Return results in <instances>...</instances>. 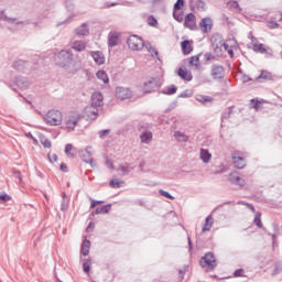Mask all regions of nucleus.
<instances>
[{
    "instance_id": "37",
    "label": "nucleus",
    "mask_w": 282,
    "mask_h": 282,
    "mask_svg": "<svg viewBox=\"0 0 282 282\" xmlns=\"http://www.w3.org/2000/svg\"><path fill=\"white\" fill-rule=\"evenodd\" d=\"M258 78L262 80H272V73L262 70Z\"/></svg>"
},
{
    "instance_id": "54",
    "label": "nucleus",
    "mask_w": 282,
    "mask_h": 282,
    "mask_svg": "<svg viewBox=\"0 0 282 282\" xmlns=\"http://www.w3.org/2000/svg\"><path fill=\"white\" fill-rule=\"evenodd\" d=\"M72 149H74V145H72V143H67V144L65 145V153H66L67 155H70V158H74V154H72Z\"/></svg>"
},
{
    "instance_id": "47",
    "label": "nucleus",
    "mask_w": 282,
    "mask_h": 282,
    "mask_svg": "<svg viewBox=\"0 0 282 282\" xmlns=\"http://www.w3.org/2000/svg\"><path fill=\"white\" fill-rule=\"evenodd\" d=\"M74 17H76V14H70L67 19H65L62 22H57V28H61V25H65L67 23H72V21L74 20Z\"/></svg>"
},
{
    "instance_id": "11",
    "label": "nucleus",
    "mask_w": 282,
    "mask_h": 282,
    "mask_svg": "<svg viewBox=\"0 0 282 282\" xmlns=\"http://www.w3.org/2000/svg\"><path fill=\"white\" fill-rule=\"evenodd\" d=\"M226 72V68L221 65L214 64L212 67V76L215 79H221L224 78V73Z\"/></svg>"
},
{
    "instance_id": "31",
    "label": "nucleus",
    "mask_w": 282,
    "mask_h": 282,
    "mask_svg": "<svg viewBox=\"0 0 282 282\" xmlns=\"http://www.w3.org/2000/svg\"><path fill=\"white\" fill-rule=\"evenodd\" d=\"M174 138H176L178 142H188V137L181 131H175Z\"/></svg>"
},
{
    "instance_id": "61",
    "label": "nucleus",
    "mask_w": 282,
    "mask_h": 282,
    "mask_svg": "<svg viewBox=\"0 0 282 282\" xmlns=\"http://www.w3.org/2000/svg\"><path fill=\"white\" fill-rule=\"evenodd\" d=\"M13 177L19 180L20 184H21V182H23V176H21V171H14L13 172Z\"/></svg>"
},
{
    "instance_id": "1",
    "label": "nucleus",
    "mask_w": 282,
    "mask_h": 282,
    "mask_svg": "<svg viewBox=\"0 0 282 282\" xmlns=\"http://www.w3.org/2000/svg\"><path fill=\"white\" fill-rule=\"evenodd\" d=\"M54 62L57 67H62L67 74H76L83 68V61L80 55L74 54L72 50H61L55 53Z\"/></svg>"
},
{
    "instance_id": "57",
    "label": "nucleus",
    "mask_w": 282,
    "mask_h": 282,
    "mask_svg": "<svg viewBox=\"0 0 282 282\" xmlns=\"http://www.w3.org/2000/svg\"><path fill=\"white\" fill-rule=\"evenodd\" d=\"M106 166H108V169H111V171H113V169H116L113 166V161H111V159H109V156H106Z\"/></svg>"
},
{
    "instance_id": "12",
    "label": "nucleus",
    "mask_w": 282,
    "mask_h": 282,
    "mask_svg": "<svg viewBox=\"0 0 282 282\" xmlns=\"http://www.w3.org/2000/svg\"><path fill=\"white\" fill-rule=\"evenodd\" d=\"M84 113L88 120H96V118H98V108L94 106H87L84 109Z\"/></svg>"
},
{
    "instance_id": "59",
    "label": "nucleus",
    "mask_w": 282,
    "mask_h": 282,
    "mask_svg": "<svg viewBox=\"0 0 282 282\" xmlns=\"http://www.w3.org/2000/svg\"><path fill=\"white\" fill-rule=\"evenodd\" d=\"M268 28H270V30H276L279 28V22L270 21Z\"/></svg>"
},
{
    "instance_id": "24",
    "label": "nucleus",
    "mask_w": 282,
    "mask_h": 282,
    "mask_svg": "<svg viewBox=\"0 0 282 282\" xmlns=\"http://www.w3.org/2000/svg\"><path fill=\"white\" fill-rule=\"evenodd\" d=\"M111 210V204L104 205L101 207H97L95 213L91 215H107Z\"/></svg>"
},
{
    "instance_id": "63",
    "label": "nucleus",
    "mask_w": 282,
    "mask_h": 282,
    "mask_svg": "<svg viewBox=\"0 0 282 282\" xmlns=\"http://www.w3.org/2000/svg\"><path fill=\"white\" fill-rule=\"evenodd\" d=\"M234 276L237 279L239 276H243V269H237L235 272H234Z\"/></svg>"
},
{
    "instance_id": "43",
    "label": "nucleus",
    "mask_w": 282,
    "mask_h": 282,
    "mask_svg": "<svg viewBox=\"0 0 282 282\" xmlns=\"http://www.w3.org/2000/svg\"><path fill=\"white\" fill-rule=\"evenodd\" d=\"M65 8H66L67 12H74V10L76 9V4H74V2L72 0H66Z\"/></svg>"
},
{
    "instance_id": "58",
    "label": "nucleus",
    "mask_w": 282,
    "mask_h": 282,
    "mask_svg": "<svg viewBox=\"0 0 282 282\" xmlns=\"http://www.w3.org/2000/svg\"><path fill=\"white\" fill-rule=\"evenodd\" d=\"M230 116H232V108H228V110L225 113H223V120H228Z\"/></svg>"
},
{
    "instance_id": "17",
    "label": "nucleus",
    "mask_w": 282,
    "mask_h": 282,
    "mask_svg": "<svg viewBox=\"0 0 282 282\" xmlns=\"http://www.w3.org/2000/svg\"><path fill=\"white\" fill-rule=\"evenodd\" d=\"M199 158L204 164H208V162H210V160L213 158V154L210 153V151H208V149L202 148Z\"/></svg>"
},
{
    "instance_id": "64",
    "label": "nucleus",
    "mask_w": 282,
    "mask_h": 282,
    "mask_svg": "<svg viewBox=\"0 0 282 282\" xmlns=\"http://www.w3.org/2000/svg\"><path fill=\"white\" fill-rule=\"evenodd\" d=\"M50 162H58V155L56 154H48Z\"/></svg>"
},
{
    "instance_id": "40",
    "label": "nucleus",
    "mask_w": 282,
    "mask_h": 282,
    "mask_svg": "<svg viewBox=\"0 0 282 282\" xmlns=\"http://www.w3.org/2000/svg\"><path fill=\"white\" fill-rule=\"evenodd\" d=\"M195 6L198 12H206V2H204L203 0H197Z\"/></svg>"
},
{
    "instance_id": "49",
    "label": "nucleus",
    "mask_w": 282,
    "mask_h": 282,
    "mask_svg": "<svg viewBox=\"0 0 282 282\" xmlns=\"http://www.w3.org/2000/svg\"><path fill=\"white\" fill-rule=\"evenodd\" d=\"M159 194L162 196V197H166V199H175V196L171 195V193L164 191V189H160L159 191Z\"/></svg>"
},
{
    "instance_id": "42",
    "label": "nucleus",
    "mask_w": 282,
    "mask_h": 282,
    "mask_svg": "<svg viewBox=\"0 0 282 282\" xmlns=\"http://www.w3.org/2000/svg\"><path fill=\"white\" fill-rule=\"evenodd\" d=\"M253 50L254 52H260V54H265V52H268V50L265 48V45L263 44H253Z\"/></svg>"
},
{
    "instance_id": "38",
    "label": "nucleus",
    "mask_w": 282,
    "mask_h": 282,
    "mask_svg": "<svg viewBox=\"0 0 282 282\" xmlns=\"http://www.w3.org/2000/svg\"><path fill=\"white\" fill-rule=\"evenodd\" d=\"M0 20L7 21V23H14V21H17V18H9L6 15V11H0Z\"/></svg>"
},
{
    "instance_id": "20",
    "label": "nucleus",
    "mask_w": 282,
    "mask_h": 282,
    "mask_svg": "<svg viewBox=\"0 0 282 282\" xmlns=\"http://www.w3.org/2000/svg\"><path fill=\"white\" fill-rule=\"evenodd\" d=\"M75 34L77 36H89V26L87 25V23H83L80 26H78L75 30Z\"/></svg>"
},
{
    "instance_id": "27",
    "label": "nucleus",
    "mask_w": 282,
    "mask_h": 282,
    "mask_svg": "<svg viewBox=\"0 0 282 282\" xmlns=\"http://www.w3.org/2000/svg\"><path fill=\"white\" fill-rule=\"evenodd\" d=\"M140 138L143 144H149V142L153 140V133L151 131H145L141 133Z\"/></svg>"
},
{
    "instance_id": "48",
    "label": "nucleus",
    "mask_w": 282,
    "mask_h": 282,
    "mask_svg": "<svg viewBox=\"0 0 282 282\" xmlns=\"http://www.w3.org/2000/svg\"><path fill=\"white\" fill-rule=\"evenodd\" d=\"M119 171H121L123 175H129V173H131V169L129 167V164L120 165Z\"/></svg>"
},
{
    "instance_id": "29",
    "label": "nucleus",
    "mask_w": 282,
    "mask_h": 282,
    "mask_svg": "<svg viewBox=\"0 0 282 282\" xmlns=\"http://www.w3.org/2000/svg\"><path fill=\"white\" fill-rule=\"evenodd\" d=\"M96 76H97L98 80H102L105 83V85H107L109 83V75H107V72L98 70L96 73Z\"/></svg>"
},
{
    "instance_id": "44",
    "label": "nucleus",
    "mask_w": 282,
    "mask_h": 282,
    "mask_svg": "<svg viewBox=\"0 0 282 282\" xmlns=\"http://www.w3.org/2000/svg\"><path fill=\"white\" fill-rule=\"evenodd\" d=\"M173 19L182 23V21H184V12L177 13V11H173Z\"/></svg>"
},
{
    "instance_id": "14",
    "label": "nucleus",
    "mask_w": 282,
    "mask_h": 282,
    "mask_svg": "<svg viewBox=\"0 0 282 282\" xmlns=\"http://www.w3.org/2000/svg\"><path fill=\"white\" fill-rule=\"evenodd\" d=\"M184 28H188V30H194L195 25V13H188L184 19Z\"/></svg>"
},
{
    "instance_id": "62",
    "label": "nucleus",
    "mask_w": 282,
    "mask_h": 282,
    "mask_svg": "<svg viewBox=\"0 0 282 282\" xmlns=\"http://www.w3.org/2000/svg\"><path fill=\"white\" fill-rule=\"evenodd\" d=\"M229 6H230V8H232L234 10H241L240 9V7H239V2H237V1H231V2H229Z\"/></svg>"
},
{
    "instance_id": "52",
    "label": "nucleus",
    "mask_w": 282,
    "mask_h": 282,
    "mask_svg": "<svg viewBox=\"0 0 282 282\" xmlns=\"http://www.w3.org/2000/svg\"><path fill=\"white\" fill-rule=\"evenodd\" d=\"M145 87H151L152 89H155L158 87V79L152 78L148 83H145Z\"/></svg>"
},
{
    "instance_id": "56",
    "label": "nucleus",
    "mask_w": 282,
    "mask_h": 282,
    "mask_svg": "<svg viewBox=\"0 0 282 282\" xmlns=\"http://www.w3.org/2000/svg\"><path fill=\"white\" fill-rule=\"evenodd\" d=\"M204 58H205V62L208 63V61H215V55H213L212 53H205L204 54Z\"/></svg>"
},
{
    "instance_id": "53",
    "label": "nucleus",
    "mask_w": 282,
    "mask_h": 282,
    "mask_svg": "<svg viewBox=\"0 0 282 282\" xmlns=\"http://www.w3.org/2000/svg\"><path fill=\"white\" fill-rule=\"evenodd\" d=\"M221 47H223L221 45H219V46H213V51H214V53L216 54V56H223L224 50H223Z\"/></svg>"
},
{
    "instance_id": "30",
    "label": "nucleus",
    "mask_w": 282,
    "mask_h": 282,
    "mask_svg": "<svg viewBox=\"0 0 282 282\" xmlns=\"http://www.w3.org/2000/svg\"><path fill=\"white\" fill-rule=\"evenodd\" d=\"M83 270L85 274H89V272H91V258L84 259Z\"/></svg>"
},
{
    "instance_id": "50",
    "label": "nucleus",
    "mask_w": 282,
    "mask_h": 282,
    "mask_svg": "<svg viewBox=\"0 0 282 282\" xmlns=\"http://www.w3.org/2000/svg\"><path fill=\"white\" fill-rule=\"evenodd\" d=\"M148 23L151 25V28H155L158 25V19L153 15H149Z\"/></svg>"
},
{
    "instance_id": "7",
    "label": "nucleus",
    "mask_w": 282,
    "mask_h": 282,
    "mask_svg": "<svg viewBox=\"0 0 282 282\" xmlns=\"http://www.w3.org/2000/svg\"><path fill=\"white\" fill-rule=\"evenodd\" d=\"M105 97L101 93H94L90 98V106L98 109V107H102Z\"/></svg>"
},
{
    "instance_id": "25",
    "label": "nucleus",
    "mask_w": 282,
    "mask_h": 282,
    "mask_svg": "<svg viewBox=\"0 0 282 282\" xmlns=\"http://www.w3.org/2000/svg\"><path fill=\"white\" fill-rule=\"evenodd\" d=\"M213 224H214V221H213V215L207 216V217L205 218V224H204V226H203V228H202V232H208V231H210V228H213Z\"/></svg>"
},
{
    "instance_id": "33",
    "label": "nucleus",
    "mask_w": 282,
    "mask_h": 282,
    "mask_svg": "<svg viewBox=\"0 0 282 282\" xmlns=\"http://www.w3.org/2000/svg\"><path fill=\"white\" fill-rule=\"evenodd\" d=\"M122 184H124V181L118 178H113L109 182L110 188H122Z\"/></svg>"
},
{
    "instance_id": "55",
    "label": "nucleus",
    "mask_w": 282,
    "mask_h": 282,
    "mask_svg": "<svg viewBox=\"0 0 282 282\" xmlns=\"http://www.w3.org/2000/svg\"><path fill=\"white\" fill-rule=\"evenodd\" d=\"M10 199H12V197L7 193L0 194V202H10Z\"/></svg>"
},
{
    "instance_id": "6",
    "label": "nucleus",
    "mask_w": 282,
    "mask_h": 282,
    "mask_svg": "<svg viewBox=\"0 0 282 282\" xmlns=\"http://www.w3.org/2000/svg\"><path fill=\"white\" fill-rule=\"evenodd\" d=\"M13 83L14 84L11 85L13 91H17V88H14V85L15 87H19V89H21L22 91H25V89L30 87V82L28 80V78L22 76L15 77Z\"/></svg>"
},
{
    "instance_id": "45",
    "label": "nucleus",
    "mask_w": 282,
    "mask_h": 282,
    "mask_svg": "<svg viewBox=\"0 0 282 282\" xmlns=\"http://www.w3.org/2000/svg\"><path fill=\"white\" fill-rule=\"evenodd\" d=\"M282 272V264L281 263H275L274 269L272 270L271 275L276 276V274H281Z\"/></svg>"
},
{
    "instance_id": "51",
    "label": "nucleus",
    "mask_w": 282,
    "mask_h": 282,
    "mask_svg": "<svg viewBox=\"0 0 282 282\" xmlns=\"http://www.w3.org/2000/svg\"><path fill=\"white\" fill-rule=\"evenodd\" d=\"M109 133H111V130L109 129H105L98 132V135L101 140H105V138H107V135H109Z\"/></svg>"
},
{
    "instance_id": "21",
    "label": "nucleus",
    "mask_w": 282,
    "mask_h": 282,
    "mask_svg": "<svg viewBox=\"0 0 282 282\" xmlns=\"http://www.w3.org/2000/svg\"><path fill=\"white\" fill-rule=\"evenodd\" d=\"M25 67H30V62L23 61V59H17L13 63V68H15L18 72H23Z\"/></svg>"
},
{
    "instance_id": "10",
    "label": "nucleus",
    "mask_w": 282,
    "mask_h": 282,
    "mask_svg": "<svg viewBox=\"0 0 282 282\" xmlns=\"http://www.w3.org/2000/svg\"><path fill=\"white\" fill-rule=\"evenodd\" d=\"M199 28L204 34H208L213 30V19L204 18L199 22Z\"/></svg>"
},
{
    "instance_id": "60",
    "label": "nucleus",
    "mask_w": 282,
    "mask_h": 282,
    "mask_svg": "<svg viewBox=\"0 0 282 282\" xmlns=\"http://www.w3.org/2000/svg\"><path fill=\"white\" fill-rule=\"evenodd\" d=\"M251 105L253 109H259L261 101L259 99H251Z\"/></svg>"
},
{
    "instance_id": "13",
    "label": "nucleus",
    "mask_w": 282,
    "mask_h": 282,
    "mask_svg": "<svg viewBox=\"0 0 282 282\" xmlns=\"http://www.w3.org/2000/svg\"><path fill=\"white\" fill-rule=\"evenodd\" d=\"M78 122H80V115L77 116H70L68 120L66 121V127L70 131H74L76 127H78Z\"/></svg>"
},
{
    "instance_id": "22",
    "label": "nucleus",
    "mask_w": 282,
    "mask_h": 282,
    "mask_svg": "<svg viewBox=\"0 0 282 282\" xmlns=\"http://www.w3.org/2000/svg\"><path fill=\"white\" fill-rule=\"evenodd\" d=\"M182 52L185 56H188L191 52H193V46L188 40H184L181 42Z\"/></svg>"
},
{
    "instance_id": "39",
    "label": "nucleus",
    "mask_w": 282,
    "mask_h": 282,
    "mask_svg": "<svg viewBox=\"0 0 282 282\" xmlns=\"http://www.w3.org/2000/svg\"><path fill=\"white\" fill-rule=\"evenodd\" d=\"M40 142L44 147V149H52V141H50V139H47L46 137H41Z\"/></svg>"
},
{
    "instance_id": "4",
    "label": "nucleus",
    "mask_w": 282,
    "mask_h": 282,
    "mask_svg": "<svg viewBox=\"0 0 282 282\" xmlns=\"http://www.w3.org/2000/svg\"><path fill=\"white\" fill-rule=\"evenodd\" d=\"M127 44L130 50L140 51L144 47V40L138 35H130L127 39Z\"/></svg>"
},
{
    "instance_id": "18",
    "label": "nucleus",
    "mask_w": 282,
    "mask_h": 282,
    "mask_svg": "<svg viewBox=\"0 0 282 282\" xmlns=\"http://www.w3.org/2000/svg\"><path fill=\"white\" fill-rule=\"evenodd\" d=\"M234 160V165L236 166V169H246V158L243 156H238L237 154H235L232 156Z\"/></svg>"
},
{
    "instance_id": "5",
    "label": "nucleus",
    "mask_w": 282,
    "mask_h": 282,
    "mask_svg": "<svg viewBox=\"0 0 282 282\" xmlns=\"http://www.w3.org/2000/svg\"><path fill=\"white\" fill-rule=\"evenodd\" d=\"M91 147H87L85 150L79 151V158L86 164H89L91 169L96 166V161L91 158V152L89 151Z\"/></svg>"
},
{
    "instance_id": "46",
    "label": "nucleus",
    "mask_w": 282,
    "mask_h": 282,
    "mask_svg": "<svg viewBox=\"0 0 282 282\" xmlns=\"http://www.w3.org/2000/svg\"><path fill=\"white\" fill-rule=\"evenodd\" d=\"M184 6H186V1H184V0H177V1L174 3V9H173V11L182 10V8H184Z\"/></svg>"
},
{
    "instance_id": "35",
    "label": "nucleus",
    "mask_w": 282,
    "mask_h": 282,
    "mask_svg": "<svg viewBox=\"0 0 282 282\" xmlns=\"http://www.w3.org/2000/svg\"><path fill=\"white\" fill-rule=\"evenodd\" d=\"M253 224L258 228H263V223L261 221V212H257L256 213V216H254V219H253Z\"/></svg>"
},
{
    "instance_id": "26",
    "label": "nucleus",
    "mask_w": 282,
    "mask_h": 282,
    "mask_svg": "<svg viewBox=\"0 0 282 282\" xmlns=\"http://www.w3.org/2000/svg\"><path fill=\"white\" fill-rule=\"evenodd\" d=\"M212 47H218L219 45H223L221 35L219 33H216L210 39Z\"/></svg>"
},
{
    "instance_id": "34",
    "label": "nucleus",
    "mask_w": 282,
    "mask_h": 282,
    "mask_svg": "<svg viewBox=\"0 0 282 282\" xmlns=\"http://www.w3.org/2000/svg\"><path fill=\"white\" fill-rule=\"evenodd\" d=\"M199 55H194L188 61L189 67H199Z\"/></svg>"
},
{
    "instance_id": "9",
    "label": "nucleus",
    "mask_w": 282,
    "mask_h": 282,
    "mask_svg": "<svg viewBox=\"0 0 282 282\" xmlns=\"http://www.w3.org/2000/svg\"><path fill=\"white\" fill-rule=\"evenodd\" d=\"M116 98L119 100H127L131 98V90L124 87H117L116 88Z\"/></svg>"
},
{
    "instance_id": "2",
    "label": "nucleus",
    "mask_w": 282,
    "mask_h": 282,
    "mask_svg": "<svg viewBox=\"0 0 282 282\" xmlns=\"http://www.w3.org/2000/svg\"><path fill=\"white\" fill-rule=\"evenodd\" d=\"M200 268H206V272H213L215 268H217V258H215V253L207 252L205 257L200 258L199 261Z\"/></svg>"
},
{
    "instance_id": "15",
    "label": "nucleus",
    "mask_w": 282,
    "mask_h": 282,
    "mask_svg": "<svg viewBox=\"0 0 282 282\" xmlns=\"http://www.w3.org/2000/svg\"><path fill=\"white\" fill-rule=\"evenodd\" d=\"M90 56L97 65H105V54L100 51H95L90 53Z\"/></svg>"
},
{
    "instance_id": "8",
    "label": "nucleus",
    "mask_w": 282,
    "mask_h": 282,
    "mask_svg": "<svg viewBox=\"0 0 282 282\" xmlns=\"http://www.w3.org/2000/svg\"><path fill=\"white\" fill-rule=\"evenodd\" d=\"M228 180L230 184H235V186H240V188L246 186V181L241 178V176H239V173L237 172H231L228 176Z\"/></svg>"
},
{
    "instance_id": "41",
    "label": "nucleus",
    "mask_w": 282,
    "mask_h": 282,
    "mask_svg": "<svg viewBox=\"0 0 282 282\" xmlns=\"http://www.w3.org/2000/svg\"><path fill=\"white\" fill-rule=\"evenodd\" d=\"M148 52L151 54V56L158 58L160 61V52H158V48H155V46H148Z\"/></svg>"
},
{
    "instance_id": "3",
    "label": "nucleus",
    "mask_w": 282,
    "mask_h": 282,
    "mask_svg": "<svg viewBox=\"0 0 282 282\" xmlns=\"http://www.w3.org/2000/svg\"><path fill=\"white\" fill-rule=\"evenodd\" d=\"M44 120L47 124H51V127H58V124L63 122V115L58 110H50Z\"/></svg>"
},
{
    "instance_id": "36",
    "label": "nucleus",
    "mask_w": 282,
    "mask_h": 282,
    "mask_svg": "<svg viewBox=\"0 0 282 282\" xmlns=\"http://www.w3.org/2000/svg\"><path fill=\"white\" fill-rule=\"evenodd\" d=\"M196 100L202 102V105H206L207 102H213V98L208 96L198 95L196 96Z\"/></svg>"
},
{
    "instance_id": "23",
    "label": "nucleus",
    "mask_w": 282,
    "mask_h": 282,
    "mask_svg": "<svg viewBox=\"0 0 282 282\" xmlns=\"http://www.w3.org/2000/svg\"><path fill=\"white\" fill-rule=\"evenodd\" d=\"M91 248V241L88 239L83 240L80 253L83 257H89V249Z\"/></svg>"
},
{
    "instance_id": "19",
    "label": "nucleus",
    "mask_w": 282,
    "mask_h": 282,
    "mask_svg": "<svg viewBox=\"0 0 282 282\" xmlns=\"http://www.w3.org/2000/svg\"><path fill=\"white\" fill-rule=\"evenodd\" d=\"M177 75L180 76V78H182V80H187V83H191V80H193V74L188 73L186 68H178Z\"/></svg>"
},
{
    "instance_id": "16",
    "label": "nucleus",
    "mask_w": 282,
    "mask_h": 282,
    "mask_svg": "<svg viewBox=\"0 0 282 282\" xmlns=\"http://www.w3.org/2000/svg\"><path fill=\"white\" fill-rule=\"evenodd\" d=\"M72 50H75V52H85L87 50V43L84 41H74L70 43Z\"/></svg>"
},
{
    "instance_id": "28",
    "label": "nucleus",
    "mask_w": 282,
    "mask_h": 282,
    "mask_svg": "<svg viewBox=\"0 0 282 282\" xmlns=\"http://www.w3.org/2000/svg\"><path fill=\"white\" fill-rule=\"evenodd\" d=\"M118 33H110L108 35V45L109 47H116V45H118Z\"/></svg>"
},
{
    "instance_id": "32",
    "label": "nucleus",
    "mask_w": 282,
    "mask_h": 282,
    "mask_svg": "<svg viewBox=\"0 0 282 282\" xmlns=\"http://www.w3.org/2000/svg\"><path fill=\"white\" fill-rule=\"evenodd\" d=\"M161 94H164L165 96H173L174 94H177V86L171 85L166 90H161Z\"/></svg>"
}]
</instances>
